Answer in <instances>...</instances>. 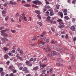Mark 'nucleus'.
Listing matches in <instances>:
<instances>
[{
  "label": "nucleus",
  "instance_id": "obj_34",
  "mask_svg": "<svg viewBox=\"0 0 76 76\" xmlns=\"http://www.w3.org/2000/svg\"><path fill=\"white\" fill-rule=\"evenodd\" d=\"M62 22H63V21L59 22V24H60L61 25H64V23H63Z\"/></svg>",
  "mask_w": 76,
  "mask_h": 76
},
{
  "label": "nucleus",
  "instance_id": "obj_48",
  "mask_svg": "<svg viewBox=\"0 0 76 76\" xmlns=\"http://www.w3.org/2000/svg\"><path fill=\"white\" fill-rule=\"evenodd\" d=\"M50 18H51V17L50 16H48L47 17V19L49 20H50Z\"/></svg>",
  "mask_w": 76,
  "mask_h": 76
},
{
  "label": "nucleus",
  "instance_id": "obj_45",
  "mask_svg": "<svg viewBox=\"0 0 76 76\" xmlns=\"http://www.w3.org/2000/svg\"><path fill=\"white\" fill-rule=\"evenodd\" d=\"M8 5V4L5 3L4 4V7H6L7 5Z\"/></svg>",
  "mask_w": 76,
  "mask_h": 76
},
{
  "label": "nucleus",
  "instance_id": "obj_39",
  "mask_svg": "<svg viewBox=\"0 0 76 76\" xmlns=\"http://www.w3.org/2000/svg\"><path fill=\"white\" fill-rule=\"evenodd\" d=\"M37 39L35 37H34L32 39V41H37Z\"/></svg>",
  "mask_w": 76,
  "mask_h": 76
},
{
  "label": "nucleus",
  "instance_id": "obj_61",
  "mask_svg": "<svg viewBox=\"0 0 76 76\" xmlns=\"http://www.w3.org/2000/svg\"><path fill=\"white\" fill-rule=\"evenodd\" d=\"M45 3H46V4H50V3L48 1H46L45 2Z\"/></svg>",
  "mask_w": 76,
  "mask_h": 76
},
{
  "label": "nucleus",
  "instance_id": "obj_6",
  "mask_svg": "<svg viewBox=\"0 0 76 76\" xmlns=\"http://www.w3.org/2000/svg\"><path fill=\"white\" fill-rule=\"evenodd\" d=\"M16 57L18 59H19L21 61H22V58L20 57V55L19 54H17L16 56Z\"/></svg>",
  "mask_w": 76,
  "mask_h": 76
},
{
  "label": "nucleus",
  "instance_id": "obj_33",
  "mask_svg": "<svg viewBox=\"0 0 76 76\" xmlns=\"http://www.w3.org/2000/svg\"><path fill=\"white\" fill-rule=\"evenodd\" d=\"M19 53L20 55H23V51L21 50L19 52Z\"/></svg>",
  "mask_w": 76,
  "mask_h": 76
},
{
  "label": "nucleus",
  "instance_id": "obj_40",
  "mask_svg": "<svg viewBox=\"0 0 76 76\" xmlns=\"http://www.w3.org/2000/svg\"><path fill=\"white\" fill-rule=\"evenodd\" d=\"M24 6H26V7H29L30 5L29 4H26L24 5Z\"/></svg>",
  "mask_w": 76,
  "mask_h": 76
},
{
  "label": "nucleus",
  "instance_id": "obj_4",
  "mask_svg": "<svg viewBox=\"0 0 76 76\" xmlns=\"http://www.w3.org/2000/svg\"><path fill=\"white\" fill-rule=\"evenodd\" d=\"M53 49L56 51H59L60 50L59 47L57 46V45H55L53 46Z\"/></svg>",
  "mask_w": 76,
  "mask_h": 76
},
{
  "label": "nucleus",
  "instance_id": "obj_27",
  "mask_svg": "<svg viewBox=\"0 0 76 76\" xmlns=\"http://www.w3.org/2000/svg\"><path fill=\"white\" fill-rule=\"evenodd\" d=\"M42 4V2L41 1H39L37 0V4Z\"/></svg>",
  "mask_w": 76,
  "mask_h": 76
},
{
  "label": "nucleus",
  "instance_id": "obj_29",
  "mask_svg": "<svg viewBox=\"0 0 76 76\" xmlns=\"http://www.w3.org/2000/svg\"><path fill=\"white\" fill-rule=\"evenodd\" d=\"M3 71V69L2 68H0V73H1Z\"/></svg>",
  "mask_w": 76,
  "mask_h": 76
},
{
  "label": "nucleus",
  "instance_id": "obj_15",
  "mask_svg": "<svg viewBox=\"0 0 76 76\" xmlns=\"http://www.w3.org/2000/svg\"><path fill=\"white\" fill-rule=\"evenodd\" d=\"M5 32H6V30H3L1 31L2 35H4V33Z\"/></svg>",
  "mask_w": 76,
  "mask_h": 76
},
{
  "label": "nucleus",
  "instance_id": "obj_57",
  "mask_svg": "<svg viewBox=\"0 0 76 76\" xmlns=\"http://www.w3.org/2000/svg\"><path fill=\"white\" fill-rule=\"evenodd\" d=\"M51 44H55V42L54 40H52L51 42Z\"/></svg>",
  "mask_w": 76,
  "mask_h": 76
},
{
  "label": "nucleus",
  "instance_id": "obj_53",
  "mask_svg": "<svg viewBox=\"0 0 76 76\" xmlns=\"http://www.w3.org/2000/svg\"><path fill=\"white\" fill-rule=\"evenodd\" d=\"M4 29V27H0V31L1 30H2V29Z\"/></svg>",
  "mask_w": 76,
  "mask_h": 76
},
{
  "label": "nucleus",
  "instance_id": "obj_16",
  "mask_svg": "<svg viewBox=\"0 0 76 76\" xmlns=\"http://www.w3.org/2000/svg\"><path fill=\"white\" fill-rule=\"evenodd\" d=\"M4 57L5 59H7V58H9V56H8V55L5 54L4 55Z\"/></svg>",
  "mask_w": 76,
  "mask_h": 76
},
{
  "label": "nucleus",
  "instance_id": "obj_38",
  "mask_svg": "<svg viewBox=\"0 0 76 76\" xmlns=\"http://www.w3.org/2000/svg\"><path fill=\"white\" fill-rule=\"evenodd\" d=\"M57 22H62L63 21L62 20L60 19H59L57 20Z\"/></svg>",
  "mask_w": 76,
  "mask_h": 76
},
{
  "label": "nucleus",
  "instance_id": "obj_7",
  "mask_svg": "<svg viewBox=\"0 0 76 76\" xmlns=\"http://www.w3.org/2000/svg\"><path fill=\"white\" fill-rule=\"evenodd\" d=\"M23 72H25L26 73H28L29 71L28 70V68L26 67H24L23 69Z\"/></svg>",
  "mask_w": 76,
  "mask_h": 76
},
{
  "label": "nucleus",
  "instance_id": "obj_12",
  "mask_svg": "<svg viewBox=\"0 0 76 76\" xmlns=\"http://www.w3.org/2000/svg\"><path fill=\"white\" fill-rule=\"evenodd\" d=\"M33 3L34 4H36V5H38V0L33 1Z\"/></svg>",
  "mask_w": 76,
  "mask_h": 76
},
{
  "label": "nucleus",
  "instance_id": "obj_19",
  "mask_svg": "<svg viewBox=\"0 0 76 76\" xmlns=\"http://www.w3.org/2000/svg\"><path fill=\"white\" fill-rule=\"evenodd\" d=\"M66 49L64 48H62L61 49V51H62V52H64L65 51H66Z\"/></svg>",
  "mask_w": 76,
  "mask_h": 76
},
{
  "label": "nucleus",
  "instance_id": "obj_17",
  "mask_svg": "<svg viewBox=\"0 0 76 76\" xmlns=\"http://www.w3.org/2000/svg\"><path fill=\"white\" fill-rule=\"evenodd\" d=\"M57 61L58 62H59V63H61V61H62V59L61 58H58L57 59Z\"/></svg>",
  "mask_w": 76,
  "mask_h": 76
},
{
  "label": "nucleus",
  "instance_id": "obj_10",
  "mask_svg": "<svg viewBox=\"0 0 76 76\" xmlns=\"http://www.w3.org/2000/svg\"><path fill=\"white\" fill-rule=\"evenodd\" d=\"M9 69H11L12 71H13L14 70V69H15V68L13 67V66H10L9 67Z\"/></svg>",
  "mask_w": 76,
  "mask_h": 76
},
{
  "label": "nucleus",
  "instance_id": "obj_63",
  "mask_svg": "<svg viewBox=\"0 0 76 76\" xmlns=\"http://www.w3.org/2000/svg\"><path fill=\"white\" fill-rule=\"evenodd\" d=\"M2 12L3 14H5L6 13V12L5 11H2Z\"/></svg>",
  "mask_w": 76,
  "mask_h": 76
},
{
  "label": "nucleus",
  "instance_id": "obj_58",
  "mask_svg": "<svg viewBox=\"0 0 76 76\" xmlns=\"http://www.w3.org/2000/svg\"><path fill=\"white\" fill-rule=\"evenodd\" d=\"M28 66H30V67H31L32 66V64L30 63L28 65Z\"/></svg>",
  "mask_w": 76,
  "mask_h": 76
},
{
  "label": "nucleus",
  "instance_id": "obj_51",
  "mask_svg": "<svg viewBox=\"0 0 76 76\" xmlns=\"http://www.w3.org/2000/svg\"><path fill=\"white\" fill-rule=\"evenodd\" d=\"M8 19H9V17H8V16L6 17L5 18V20H7Z\"/></svg>",
  "mask_w": 76,
  "mask_h": 76
},
{
  "label": "nucleus",
  "instance_id": "obj_30",
  "mask_svg": "<svg viewBox=\"0 0 76 76\" xmlns=\"http://www.w3.org/2000/svg\"><path fill=\"white\" fill-rule=\"evenodd\" d=\"M56 65H57L58 66H63V64H60L58 63H57L56 64Z\"/></svg>",
  "mask_w": 76,
  "mask_h": 76
},
{
  "label": "nucleus",
  "instance_id": "obj_49",
  "mask_svg": "<svg viewBox=\"0 0 76 76\" xmlns=\"http://www.w3.org/2000/svg\"><path fill=\"white\" fill-rule=\"evenodd\" d=\"M33 60H34V58H30L29 60V61L30 62L31 61H33Z\"/></svg>",
  "mask_w": 76,
  "mask_h": 76
},
{
  "label": "nucleus",
  "instance_id": "obj_43",
  "mask_svg": "<svg viewBox=\"0 0 76 76\" xmlns=\"http://www.w3.org/2000/svg\"><path fill=\"white\" fill-rule=\"evenodd\" d=\"M75 59V56H73L72 57V58L71 59V60L72 61H73Z\"/></svg>",
  "mask_w": 76,
  "mask_h": 76
},
{
  "label": "nucleus",
  "instance_id": "obj_25",
  "mask_svg": "<svg viewBox=\"0 0 76 76\" xmlns=\"http://www.w3.org/2000/svg\"><path fill=\"white\" fill-rule=\"evenodd\" d=\"M4 72H1V76H4Z\"/></svg>",
  "mask_w": 76,
  "mask_h": 76
},
{
  "label": "nucleus",
  "instance_id": "obj_31",
  "mask_svg": "<svg viewBox=\"0 0 76 76\" xmlns=\"http://www.w3.org/2000/svg\"><path fill=\"white\" fill-rule=\"evenodd\" d=\"M47 48L49 51H51V49H50V47L48 46L47 47Z\"/></svg>",
  "mask_w": 76,
  "mask_h": 76
},
{
  "label": "nucleus",
  "instance_id": "obj_50",
  "mask_svg": "<svg viewBox=\"0 0 76 76\" xmlns=\"http://www.w3.org/2000/svg\"><path fill=\"white\" fill-rule=\"evenodd\" d=\"M37 17L39 19H41V16H39V15H37Z\"/></svg>",
  "mask_w": 76,
  "mask_h": 76
},
{
  "label": "nucleus",
  "instance_id": "obj_60",
  "mask_svg": "<svg viewBox=\"0 0 76 76\" xmlns=\"http://www.w3.org/2000/svg\"><path fill=\"white\" fill-rule=\"evenodd\" d=\"M19 69L21 70H22V69H23V67L22 66H20V68H19Z\"/></svg>",
  "mask_w": 76,
  "mask_h": 76
},
{
  "label": "nucleus",
  "instance_id": "obj_22",
  "mask_svg": "<svg viewBox=\"0 0 76 76\" xmlns=\"http://www.w3.org/2000/svg\"><path fill=\"white\" fill-rule=\"evenodd\" d=\"M54 15V13L53 12H50V16H53Z\"/></svg>",
  "mask_w": 76,
  "mask_h": 76
},
{
  "label": "nucleus",
  "instance_id": "obj_14",
  "mask_svg": "<svg viewBox=\"0 0 76 76\" xmlns=\"http://www.w3.org/2000/svg\"><path fill=\"white\" fill-rule=\"evenodd\" d=\"M64 27H65L64 24H62V25H60L58 26V27H59V28H63Z\"/></svg>",
  "mask_w": 76,
  "mask_h": 76
},
{
  "label": "nucleus",
  "instance_id": "obj_41",
  "mask_svg": "<svg viewBox=\"0 0 76 76\" xmlns=\"http://www.w3.org/2000/svg\"><path fill=\"white\" fill-rule=\"evenodd\" d=\"M15 52H16V51H15V50H12L11 51V53H15Z\"/></svg>",
  "mask_w": 76,
  "mask_h": 76
},
{
  "label": "nucleus",
  "instance_id": "obj_56",
  "mask_svg": "<svg viewBox=\"0 0 76 76\" xmlns=\"http://www.w3.org/2000/svg\"><path fill=\"white\" fill-rule=\"evenodd\" d=\"M49 42V40L48 39H47L46 40V43H48Z\"/></svg>",
  "mask_w": 76,
  "mask_h": 76
},
{
  "label": "nucleus",
  "instance_id": "obj_46",
  "mask_svg": "<svg viewBox=\"0 0 76 76\" xmlns=\"http://www.w3.org/2000/svg\"><path fill=\"white\" fill-rule=\"evenodd\" d=\"M13 3H14L13 1H10V4H13Z\"/></svg>",
  "mask_w": 76,
  "mask_h": 76
},
{
  "label": "nucleus",
  "instance_id": "obj_47",
  "mask_svg": "<svg viewBox=\"0 0 76 76\" xmlns=\"http://www.w3.org/2000/svg\"><path fill=\"white\" fill-rule=\"evenodd\" d=\"M69 38V36H68V34H66V36H65V38L66 39H67V38Z\"/></svg>",
  "mask_w": 76,
  "mask_h": 76
},
{
  "label": "nucleus",
  "instance_id": "obj_37",
  "mask_svg": "<svg viewBox=\"0 0 76 76\" xmlns=\"http://www.w3.org/2000/svg\"><path fill=\"white\" fill-rule=\"evenodd\" d=\"M64 13H67V10L65 9L64 10Z\"/></svg>",
  "mask_w": 76,
  "mask_h": 76
},
{
  "label": "nucleus",
  "instance_id": "obj_59",
  "mask_svg": "<svg viewBox=\"0 0 76 76\" xmlns=\"http://www.w3.org/2000/svg\"><path fill=\"white\" fill-rule=\"evenodd\" d=\"M48 57H51V55L50 54H48L47 55Z\"/></svg>",
  "mask_w": 76,
  "mask_h": 76
},
{
  "label": "nucleus",
  "instance_id": "obj_21",
  "mask_svg": "<svg viewBox=\"0 0 76 76\" xmlns=\"http://www.w3.org/2000/svg\"><path fill=\"white\" fill-rule=\"evenodd\" d=\"M38 69V66H36L33 68L34 70H37Z\"/></svg>",
  "mask_w": 76,
  "mask_h": 76
},
{
  "label": "nucleus",
  "instance_id": "obj_52",
  "mask_svg": "<svg viewBox=\"0 0 76 76\" xmlns=\"http://www.w3.org/2000/svg\"><path fill=\"white\" fill-rule=\"evenodd\" d=\"M47 60V58L45 57L42 59V61H45V60Z\"/></svg>",
  "mask_w": 76,
  "mask_h": 76
},
{
  "label": "nucleus",
  "instance_id": "obj_3",
  "mask_svg": "<svg viewBox=\"0 0 76 76\" xmlns=\"http://www.w3.org/2000/svg\"><path fill=\"white\" fill-rule=\"evenodd\" d=\"M25 13H23L20 15V18L22 20L26 19V17H25Z\"/></svg>",
  "mask_w": 76,
  "mask_h": 76
},
{
  "label": "nucleus",
  "instance_id": "obj_35",
  "mask_svg": "<svg viewBox=\"0 0 76 76\" xmlns=\"http://www.w3.org/2000/svg\"><path fill=\"white\" fill-rule=\"evenodd\" d=\"M59 7H60V5H57L56 6V9H59Z\"/></svg>",
  "mask_w": 76,
  "mask_h": 76
},
{
  "label": "nucleus",
  "instance_id": "obj_36",
  "mask_svg": "<svg viewBox=\"0 0 76 76\" xmlns=\"http://www.w3.org/2000/svg\"><path fill=\"white\" fill-rule=\"evenodd\" d=\"M12 71L13 73H15L17 72V71L15 69H14V70L13 71Z\"/></svg>",
  "mask_w": 76,
  "mask_h": 76
},
{
  "label": "nucleus",
  "instance_id": "obj_32",
  "mask_svg": "<svg viewBox=\"0 0 76 76\" xmlns=\"http://www.w3.org/2000/svg\"><path fill=\"white\" fill-rule=\"evenodd\" d=\"M37 23L39 24L40 26H42V23H41L40 22H37Z\"/></svg>",
  "mask_w": 76,
  "mask_h": 76
},
{
  "label": "nucleus",
  "instance_id": "obj_42",
  "mask_svg": "<svg viewBox=\"0 0 76 76\" xmlns=\"http://www.w3.org/2000/svg\"><path fill=\"white\" fill-rule=\"evenodd\" d=\"M45 72H46V70H44L42 71V74H45Z\"/></svg>",
  "mask_w": 76,
  "mask_h": 76
},
{
  "label": "nucleus",
  "instance_id": "obj_20",
  "mask_svg": "<svg viewBox=\"0 0 76 76\" xmlns=\"http://www.w3.org/2000/svg\"><path fill=\"white\" fill-rule=\"evenodd\" d=\"M45 7L46 9H50L51 8V7H50V6L48 5H45Z\"/></svg>",
  "mask_w": 76,
  "mask_h": 76
},
{
  "label": "nucleus",
  "instance_id": "obj_11",
  "mask_svg": "<svg viewBox=\"0 0 76 76\" xmlns=\"http://www.w3.org/2000/svg\"><path fill=\"white\" fill-rule=\"evenodd\" d=\"M41 37H40V38L41 40H42V41L45 40V39L46 38L45 37H43V35H41Z\"/></svg>",
  "mask_w": 76,
  "mask_h": 76
},
{
  "label": "nucleus",
  "instance_id": "obj_55",
  "mask_svg": "<svg viewBox=\"0 0 76 76\" xmlns=\"http://www.w3.org/2000/svg\"><path fill=\"white\" fill-rule=\"evenodd\" d=\"M19 14L17 13L16 14V17H17V18H18V17L19 16Z\"/></svg>",
  "mask_w": 76,
  "mask_h": 76
},
{
  "label": "nucleus",
  "instance_id": "obj_18",
  "mask_svg": "<svg viewBox=\"0 0 76 76\" xmlns=\"http://www.w3.org/2000/svg\"><path fill=\"white\" fill-rule=\"evenodd\" d=\"M3 50L5 51H6L7 50H9V49L7 47H4L3 48Z\"/></svg>",
  "mask_w": 76,
  "mask_h": 76
},
{
  "label": "nucleus",
  "instance_id": "obj_9",
  "mask_svg": "<svg viewBox=\"0 0 76 76\" xmlns=\"http://www.w3.org/2000/svg\"><path fill=\"white\" fill-rule=\"evenodd\" d=\"M58 14L59 16H60L61 18H63V12H59L58 13Z\"/></svg>",
  "mask_w": 76,
  "mask_h": 76
},
{
  "label": "nucleus",
  "instance_id": "obj_44",
  "mask_svg": "<svg viewBox=\"0 0 76 76\" xmlns=\"http://www.w3.org/2000/svg\"><path fill=\"white\" fill-rule=\"evenodd\" d=\"M48 11L50 12H53V9H50L48 10Z\"/></svg>",
  "mask_w": 76,
  "mask_h": 76
},
{
  "label": "nucleus",
  "instance_id": "obj_64",
  "mask_svg": "<svg viewBox=\"0 0 76 76\" xmlns=\"http://www.w3.org/2000/svg\"><path fill=\"white\" fill-rule=\"evenodd\" d=\"M10 76H13V73H12L10 75Z\"/></svg>",
  "mask_w": 76,
  "mask_h": 76
},
{
  "label": "nucleus",
  "instance_id": "obj_24",
  "mask_svg": "<svg viewBox=\"0 0 76 76\" xmlns=\"http://www.w3.org/2000/svg\"><path fill=\"white\" fill-rule=\"evenodd\" d=\"M64 18L66 20H69V18L67 16H65Z\"/></svg>",
  "mask_w": 76,
  "mask_h": 76
},
{
  "label": "nucleus",
  "instance_id": "obj_8",
  "mask_svg": "<svg viewBox=\"0 0 76 76\" xmlns=\"http://www.w3.org/2000/svg\"><path fill=\"white\" fill-rule=\"evenodd\" d=\"M70 29L72 31H75L76 30V28L75 27V26H72L70 28Z\"/></svg>",
  "mask_w": 76,
  "mask_h": 76
},
{
  "label": "nucleus",
  "instance_id": "obj_13",
  "mask_svg": "<svg viewBox=\"0 0 76 76\" xmlns=\"http://www.w3.org/2000/svg\"><path fill=\"white\" fill-rule=\"evenodd\" d=\"M39 66L41 67H42V68H44V67H46V65L45 64H40Z\"/></svg>",
  "mask_w": 76,
  "mask_h": 76
},
{
  "label": "nucleus",
  "instance_id": "obj_2",
  "mask_svg": "<svg viewBox=\"0 0 76 76\" xmlns=\"http://www.w3.org/2000/svg\"><path fill=\"white\" fill-rule=\"evenodd\" d=\"M58 54V53L54 51H51V56H54L55 55H57Z\"/></svg>",
  "mask_w": 76,
  "mask_h": 76
},
{
  "label": "nucleus",
  "instance_id": "obj_1",
  "mask_svg": "<svg viewBox=\"0 0 76 76\" xmlns=\"http://www.w3.org/2000/svg\"><path fill=\"white\" fill-rule=\"evenodd\" d=\"M45 44V42L41 41L40 43L39 44V45L40 47L41 48L43 47L44 46V45Z\"/></svg>",
  "mask_w": 76,
  "mask_h": 76
},
{
  "label": "nucleus",
  "instance_id": "obj_23",
  "mask_svg": "<svg viewBox=\"0 0 76 76\" xmlns=\"http://www.w3.org/2000/svg\"><path fill=\"white\" fill-rule=\"evenodd\" d=\"M10 31H11L13 34H15L16 32V31L15 30L10 29Z\"/></svg>",
  "mask_w": 76,
  "mask_h": 76
},
{
  "label": "nucleus",
  "instance_id": "obj_26",
  "mask_svg": "<svg viewBox=\"0 0 76 76\" xmlns=\"http://www.w3.org/2000/svg\"><path fill=\"white\" fill-rule=\"evenodd\" d=\"M30 63V62L29 61H27L26 62V65H27L28 66L29 65Z\"/></svg>",
  "mask_w": 76,
  "mask_h": 76
},
{
  "label": "nucleus",
  "instance_id": "obj_54",
  "mask_svg": "<svg viewBox=\"0 0 76 76\" xmlns=\"http://www.w3.org/2000/svg\"><path fill=\"white\" fill-rule=\"evenodd\" d=\"M75 2H76V0H73L72 1V4H74V3H75Z\"/></svg>",
  "mask_w": 76,
  "mask_h": 76
},
{
  "label": "nucleus",
  "instance_id": "obj_28",
  "mask_svg": "<svg viewBox=\"0 0 76 76\" xmlns=\"http://www.w3.org/2000/svg\"><path fill=\"white\" fill-rule=\"evenodd\" d=\"M3 35H4V37H8V34L6 33L4 34Z\"/></svg>",
  "mask_w": 76,
  "mask_h": 76
},
{
  "label": "nucleus",
  "instance_id": "obj_5",
  "mask_svg": "<svg viewBox=\"0 0 76 76\" xmlns=\"http://www.w3.org/2000/svg\"><path fill=\"white\" fill-rule=\"evenodd\" d=\"M1 40L2 41L3 43H4L5 42V41H9V39L7 38H6V37L2 38L1 39Z\"/></svg>",
  "mask_w": 76,
  "mask_h": 76
},
{
  "label": "nucleus",
  "instance_id": "obj_62",
  "mask_svg": "<svg viewBox=\"0 0 76 76\" xmlns=\"http://www.w3.org/2000/svg\"><path fill=\"white\" fill-rule=\"evenodd\" d=\"M76 38L75 37H74L73 41H74V42H75V41H76Z\"/></svg>",
  "mask_w": 76,
  "mask_h": 76
}]
</instances>
